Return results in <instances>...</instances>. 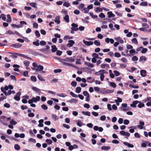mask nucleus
<instances>
[{
  "label": "nucleus",
  "mask_w": 151,
  "mask_h": 151,
  "mask_svg": "<svg viewBox=\"0 0 151 151\" xmlns=\"http://www.w3.org/2000/svg\"><path fill=\"white\" fill-rule=\"evenodd\" d=\"M61 71L62 70L60 69H55L54 70V72L55 73H60Z\"/></svg>",
  "instance_id": "61"
},
{
  "label": "nucleus",
  "mask_w": 151,
  "mask_h": 151,
  "mask_svg": "<svg viewBox=\"0 0 151 151\" xmlns=\"http://www.w3.org/2000/svg\"><path fill=\"white\" fill-rule=\"evenodd\" d=\"M129 123V122L128 120L125 119L124 120V124L125 125H127Z\"/></svg>",
  "instance_id": "53"
},
{
  "label": "nucleus",
  "mask_w": 151,
  "mask_h": 151,
  "mask_svg": "<svg viewBox=\"0 0 151 151\" xmlns=\"http://www.w3.org/2000/svg\"><path fill=\"white\" fill-rule=\"evenodd\" d=\"M83 94L85 96H89L88 93L86 91H84L83 92Z\"/></svg>",
  "instance_id": "49"
},
{
  "label": "nucleus",
  "mask_w": 151,
  "mask_h": 151,
  "mask_svg": "<svg viewBox=\"0 0 151 151\" xmlns=\"http://www.w3.org/2000/svg\"><path fill=\"white\" fill-rule=\"evenodd\" d=\"M63 5L64 6H65L66 7H68L70 5V4L68 2H65L63 4Z\"/></svg>",
  "instance_id": "36"
},
{
  "label": "nucleus",
  "mask_w": 151,
  "mask_h": 151,
  "mask_svg": "<svg viewBox=\"0 0 151 151\" xmlns=\"http://www.w3.org/2000/svg\"><path fill=\"white\" fill-rule=\"evenodd\" d=\"M122 107L121 108V109H122V110L124 111H127L126 109L123 108V107L126 108L127 107V104H122Z\"/></svg>",
  "instance_id": "13"
},
{
  "label": "nucleus",
  "mask_w": 151,
  "mask_h": 151,
  "mask_svg": "<svg viewBox=\"0 0 151 151\" xmlns=\"http://www.w3.org/2000/svg\"><path fill=\"white\" fill-rule=\"evenodd\" d=\"M110 147L109 146H103L101 147V149L103 150H108L110 149Z\"/></svg>",
  "instance_id": "19"
},
{
  "label": "nucleus",
  "mask_w": 151,
  "mask_h": 151,
  "mask_svg": "<svg viewBox=\"0 0 151 151\" xmlns=\"http://www.w3.org/2000/svg\"><path fill=\"white\" fill-rule=\"evenodd\" d=\"M114 56L116 58H119L121 56V55L119 52H116L114 54Z\"/></svg>",
  "instance_id": "37"
},
{
  "label": "nucleus",
  "mask_w": 151,
  "mask_h": 151,
  "mask_svg": "<svg viewBox=\"0 0 151 151\" xmlns=\"http://www.w3.org/2000/svg\"><path fill=\"white\" fill-rule=\"evenodd\" d=\"M127 48L128 49H131L133 48V47L131 45H127Z\"/></svg>",
  "instance_id": "60"
},
{
  "label": "nucleus",
  "mask_w": 151,
  "mask_h": 151,
  "mask_svg": "<svg viewBox=\"0 0 151 151\" xmlns=\"http://www.w3.org/2000/svg\"><path fill=\"white\" fill-rule=\"evenodd\" d=\"M38 79L41 81H45V80L42 78L41 76L38 75Z\"/></svg>",
  "instance_id": "39"
},
{
  "label": "nucleus",
  "mask_w": 151,
  "mask_h": 151,
  "mask_svg": "<svg viewBox=\"0 0 151 151\" xmlns=\"http://www.w3.org/2000/svg\"><path fill=\"white\" fill-rule=\"evenodd\" d=\"M100 73L101 74H107L108 73V72L107 71H106L105 70H99L98 72H96V73Z\"/></svg>",
  "instance_id": "15"
},
{
  "label": "nucleus",
  "mask_w": 151,
  "mask_h": 151,
  "mask_svg": "<svg viewBox=\"0 0 151 151\" xmlns=\"http://www.w3.org/2000/svg\"><path fill=\"white\" fill-rule=\"evenodd\" d=\"M69 42L70 47L72 46L75 43L74 41L73 40H69Z\"/></svg>",
  "instance_id": "43"
},
{
  "label": "nucleus",
  "mask_w": 151,
  "mask_h": 151,
  "mask_svg": "<svg viewBox=\"0 0 151 151\" xmlns=\"http://www.w3.org/2000/svg\"><path fill=\"white\" fill-rule=\"evenodd\" d=\"M70 94L74 97H77L78 96L77 95L75 94L72 92H70Z\"/></svg>",
  "instance_id": "40"
},
{
  "label": "nucleus",
  "mask_w": 151,
  "mask_h": 151,
  "mask_svg": "<svg viewBox=\"0 0 151 151\" xmlns=\"http://www.w3.org/2000/svg\"><path fill=\"white\" fill-rule=\"evenodd\" d=\"M81 91V88L80 87H77L76 89V92L77 93H80Z\"/></svg>",
  "instance_id": "21"
},
{
  "label": "nucleus",
  "mask_w": 151,
  "mask_h": 151,
  "mask_svg": "<svg viewBox=\"0 0 151 151\" xmlns=\"http://www.w3.org/2000/svg\"><path fill=\"white\" fill-rule=\"evenodd\" d=\"M83 10L84 11V12L85 13H88L89 11V9L87 8H84L83 9Z\"/></svg>",
  "instance_id": "63"
},
{
  "label": "nucleus",
  "mask_w": 151,
  "mask_h": 151,
  "mask_svg": "<svg viewBox=\"0 0 151 151\" xmlns=\"http://www.w3.org/2000/svg\"><path fill=\"white\" fill-rule=\"evenodd\" d=\"M123 144L124 145L127 146L128 147L131 148L134 147V145H133L130 144L127 142H123Z\"/></svg>",
  "instance_id": "8"
},
{
  "label": "nucleus",
  "mask_w": 151,
  "mask_h": 151,
  "mask_svg": "<svg viewBox=\"0 0 151 151\" xmlns=\"http://www.w3.org/2000/svg\"><path fill=\"white\" fill-rule=\"evenodd\" d=\"M25 24L26 25L27 23L24 21H21L20 22V24L18 25V27L19 28H21L23 27V24Z\"/></svg>",
  "instance_id": "12"
},
{
  "label": "nucleus",
  "mask_w": 151,
  "mask_h": 151,
  "mask_svg": "<svg viewBox=\"0 0 151 151\" xmlns=\"http://www.w3.org/2000/svg\"><path fill=\"white\" fill-rule=\"evenodd\" d=\"M6 34L9 35H14V33L11 30H9L6 32Z\"/></svg>",
  "instance_id": "42"
},
{
  "label": "nucleus",
  "mask_w": 151,
  "mask_h": 151,
  "mask_svg": "<svg viewBox=\"0 0 151 151\" xmlns=\"http://www.w3.org/2000/svg\"><path fill=\"white\" fill-rule=\"evenodd\" d=\"M109 83L110 85L111 86L113 87L114 88H115L116 87V85L114 83L112 82H110L109 81Z\"/></svg>",
  "instance_id": "31"
},
{
  "label": "nucleus",
  "mask_w": 151,
  "mask_h": 151,
  "mask_svg": "<svg viewBox=\"0 0 151 151\" xmlns=\"http://www.w3.org/2000/svg\"><path fill=\"white\" fill-rule=\"evenodd\" d=\"M77 125L79 127H81L83 125V123L81 121H78L77 123Z\"/></svg>",
  "instance_id": "50"
},
{
  "label": "nucleus",
  "mask_w": 151,
  "mask_h": 151,
  "mask_svg": "<svg viewBox=\"0 0 151 151\" xmlns=\"http://www.w3.org/2000/svg\"><path fill=\"white\" fill-rule=\"evenodd\" d=\"M106 116H101L100 118V119L101 121H104L105 120Z\"/></svg>",
  "instance_id": "62"
},
{
  "label": "nucleus",
  "mask_w": 151,
  "mask_h": 151,
  "mask_svg": "<svg viewBox=\"0 0 151 151\" xmlns=\"http://www.w3.org/2000/svg\"><path fill=\"white\" fill-rule=\"evenodd\" d=\"M85 63L86 65L87 66H88L89 67H91L92 68H93L94 66V65L93 64L91 63H89V62H86V63Z\"/></svg>",
  "instance_id": "16"
},
{
  "label": "nucleus",
  "mask_w": 151,
  "mask_h": 151,
  "mask_svg": "<svg viewBox=\"0 0 151 151\" xmlns=\"http://www.w3.org/2000/svg\"><path fill=\"white\" fill-rule=\"evenodd\" d=\"M57 95L58 96L63 97H64L67 96L66 95L63 93H61L60 94L58 93Z\"/></svg>",
  "instance_id": "28"
},
{
  "label": "nucleus",
  "mask_w": 151,
  "mask_h": 151,
  "mask_svg": "<svg viewBox=\"0 0 151 151\" xmlns=\"http://www.w3.org/2000/svg\"><path fill=\"white\" fill-rule=\"evenodd\" d=\"M139 101H133L132 104L130 105L131 106L133 107H135L136 106V105L138 103Z\"/></svg>",
  "instance_id": "10"
},
{
  "label": "nucleus",
  "mask_w": 151,
  "mask_h": 151,
  "mask_svg": "<svg viewBox=\"0 0 151 151\" xmlns=\"http://www.w3.org/2000/svg\"><path fill=\"white\" fill-rule=\"evenodd\" d=\"M30 5L32 7L36 8L37 7L36 4L34 3H31L30 4Z\"/></svg>",
  "instance_id": "44"
},
{
  "label": "nucleus",
  "mask_w": 151,
  "mask_h": 151,
  "mask_svg": "<svg viewBox=\"0 0 151 151\" xmlns=\"http://www.w3.org/2000/svg\"><path fill=\"white\" fill-rule=\"evenodd\" d=\"M42 108L44 110H47V109L48 107L45 104H43L41 106Z\"/></svg>",
  "instance_id": "51"
},
{
  "label": "nucleus",
  "mask_w": 151,
  "mask_h": 151,
  "mask_svg": "<svg viewBox=\"0 0 151 151\" xmlns=\"http://www.w3.org/2000/svg\"><path fill=\"white\" fill-rule=\"evenodd\" d=\"M82 114H83L84 115H85L88 116H91V114L88 111H82Z\"/></svg>",
  "instance_id": "18"
},
{
  "label": "nucleus",
  "mask_w": 151,
  "mask_h": 151,
  "mask_svg": "<svg viewBox=\"0 0 151 151\" xmlns=\"http://www.w3.org/2000/svg\"><path fill=\"white\" fill-rule=\"evenodd\" d=\"M95 2L94 3V5L96 6L100 5L101 4L98 1V0H94Z\"/></svg>",
  "instance_id": "32"
},
{
  "label": "nucleus",
  "mask_w": 151,
  "mask_h": 151,
  "mask_svg": "<svg viewBox=\"0 0 151 151\" xmlns=\"http://www.w3.org/2000/svg\"><path fill=\"white\" fill-rule=\"evenodd\" d=\"M46 44V42L44 41H41L40 43V44L41 45H45Z\"/></svg>",
  "instance_id": "58"
},
{
  "label": "nucleus",
  "mask_w": 151,
  "mask_h": 151,
  "mask_svg": "<svg viewBox=\"0 0 151 151\" xmlns=\"http://www.w3.org/2000/svg\"><path fill=\"white\" fill-rule=\"evenodd\" d=\"M71 26L72 27L71 28V29L72 30L75 31L78 30V25L77 24L75 23H73L72 24Z\"/></svg>",
  "instance_id": "3"
},
{
  "label": "nucleus",
  "mask_w": 151,
  "mask_h": 151,
  "mask_svg": "<svg viewBox=\"0 0 151 151\" xmlns=\"http://www.w3.org/2000/svg\"><path fill=\"white\" fill-rule=\"evenodd\" d=\"M59 17H57L56 18V19L55 21V22H57L58 24H59L60 23V21L59 19Z\"/></svg>",
  "instance_id": "34"
},
{
  "label": "nucleus",
  "mask_w": 151,
  "mask_h": 151,
  "mask_svg": "<svg viewBox=\"0 0 151 151\" xmlns=\"http://www.w3.org/2000/svg\"><path fill=\"white\" fill-rule=\"evenodd\" d=\"M24 64L26 66H28L29 65V62L28 61H24Z\"/></svg>",
  "instance_id": "59"
},
{
  "label": "nucleus",
  "mask_w": 151,
  "mask_h": 151,
  "mask_svg": "<svg viewBox=\"0 0 151 151\" xmlns=\"http://www.w3.org/2000/svg\"><path fill=\"white\" fill-rule=\"evenodd\" d=\"M92 57L95 58H99V55L96 53H93L92 55Z\"/></svg>",
  "instance_id": "33"
},
{
  "label": "nucleus",
  "mask_w": 151,
  "mask_h": 151,
  "mask_svg": "<svg viewBox=\"0 0 151 151\" xmlns=\"http://www.w3.org/2000/svg\"><path fill=\"white\" fill-rule=\"evenodd\" d=\"M138 60V58L135 56H133L132 58V60L134 61H137Z\"/></svg>",
  "instance_id": "41"
},
{
  "label": "nucleus",
  "mask_w": 151,
  "mask_h": 151,
  "mask_svg": "<svg viewBox=\"0 0 151 151\" xmlns=\"http://www.w3.org/2000/svg\"><path fill=\"white\" fill-rule=\"evenodd\" d=\"M52 52H55L57 50V48L55 45H53L51 46Z\"/></svg>",
  "instance_id": "11"
},
{
  "label": "nucleus",
  "mask_w": 151,
  "mask_h": 151,
  "mask_svg": "<svg viewBox=\"0 0 151 151\" xmlns=\"http://www.w3.org/2000/svg\"><path fill=\"white\" fill-rule=\"evenodd\" d=\"M32 65L34 67H37L36 71H40L43 69V67L41 65H38L37 64L35 63H33Z\"/></svg>",
  "instance_id": "1"
},
{
  "label": "nucleus",
  "mask_w": 151,
  "mask_h": 151,
  "mask_svg": "<svg viewBox=\"0 0 151 151\" xmlns=\"http://www.w3.org/2000/svg\"><path fill=\"white\" fill-rule=\"evenodd\" d=\"M32 89L33 91H35L36 92L40 93V90L36 87H32Z\"/></svg>",
  "instance_id": "17"
},
{
  "label": "nucleus",
  "mask_w": 151,
  "mask_h": 151,
  "mask_svg": "<svg viewBox=\"0 0 151 151\" xmlns=\"http://www.w3.org/2000/svg\"><path fill=\"white\" fill-rule=\"evenodd\" d=\"M132 42L133 43H135L136 44H137L138 42L137 39L135 38H134L132 40Z\"/></svg>",
  "instance_id": "48"
},
{
  "label": "nucleus",
  "mask_w": 151,
  "mask_h": 151,
  "mask_svg": "<svg viewBox=\"0 0 151 151\" xmlns=\"http://www.w3.org/2000/svg\"><path fill=\"white\" fill-rule=\"evenodd\" d=\"M68 101L70 103H76L77 102V100L75 99H72Z\"/></svg>",
  "instance_id": "14"
},
{
  "label": "nucleus",
  "mask_w": 151,
  "mask_h": 151,
  "mask_svg": "<svg viewBox=\"0 0 151 151\" xmlns=\"http://www.w3.org/2000/svg\"><path fill=\"white\" fill-rule=\"evenodd\" d=\"M99 16V17L101 18H104L105 17V15L102 13H101Z\"/></svg>",
  "instance_id": "64"
},
{
  "label": "nucleus",
  "mask_w": 151,
  "mask_h": 151,
  "mask_svg": "<svg viewBox=\"0 0 151 151\" xmlns=\"http://www.w3.org/2000/svg\"><path fill=\"white\" fill-rule=\"evenodd\" d=\"M62 51L60 50H57L56 52V54L59 56L60 55L62 54Z\"/></svg>",
  "instance_id": "57"
},
{
  "label": "nucleus",
  "mask_w": 151,
  "mask_h": 151,
  "mask_svg": "<svg viewBox=\"0 0 151 151\" xmlns=\"http://www.w3.org/2000/svg\"><path fill=\"white\" fill-rule=\"evenodd\" d=\"M67 60L71 62H73L75 61L74 58L72 57H70L67 58Z\"/></svg>",
  "instance_id": "30"
},
{
  "label": "nucleus",
  "mask_w": 151,
  "mask_h": 151,
  "mask_svg": "<svg viewBox=\"0 0 151 151\" xmlns=\"http://www.w3.org/2000/svg\"><path fill=\"white\" fill-rule=\"evenodd\" d=\"M35 34L36 36L37 37H40V34L38 31H35Z\"/></svg>",
  "instance_id": "38"
},
{
  "label": "nucleus",
  "mask_w": 151,
  "mask_h": 151,
  "mask_svg": "<svg viewBox=\"0 0 151 151\" xmlns=\"http://www.w3.org/2000/svg\"><path fill=\"white\" fill-rule=\"evenodd\" d=\"M14 149L17 150H19L20 149V147L18 144H15L14 146Z\"/></svg>",
  "instance_id": "27"
},
{
  "label": "nucleus",
  "mask_w": 151,
  "mask_h": 151,
  "mask_svg": "<svg viewBox=\"0 0 151 151\" xmlns=\"http://www.w3.org/2000/svg\"><path fill=\"white\" fill-rule=\"evenodd\" d=\"M64 19L67 22H69V17L68 15H66L65 16V17H64Z\"/></svg>",
  "instance_id": "22"
},
{
  "label": "nucleus",
  "mask_w": 151,
  "mask_h": 151,
  "mask_svg": "<svg viewBox=\"0 0 151 151\" xmlns=\"http://www.w3.org/2000/svg\"><path fill=\"white\" fill-rule=\"evenodd\" d=\"M146 60V57L144 56H142L140 58L139 60L145 61Z\"/></svg>",
  "instance_id": "47"
},
{
  "label": "nucleus",
  "mask_w": 151,
  "mask_h": 151,
  "mask_svg": "<svg viewBox=\"0 0 151 151\" xmlns=\"http://www.w3.org/2000/svg\"><path fill=\"white\" fill-rule=\"evenodd\" d=\"M113 72L116 76H119L120 75L119 73L117 70H114Z\"/></svg>",
  "instance_id": "52"
},
{
  "label": "nucleus",
  "mask_w": 151,
  "mask_h": 151,
  "mask_svg": "<svg viewBox=\"0 0 151 151\" xmlns=\"http://www.w3.org/2000/svg\"><path fill=\"white\" fill-rule=\"evenodd\" d=\"M83 42L86 45L88 46H89L90 45H93V42L92 41H85L84 40H83Z\"/></svg>",
  "instance_id": "4"
},
{
  "label": "nucleus",
  "mask_w": 151,
  "mask_h": 151,
  "mask_svg": "<svg viewBox=\"0 0 151 151\" xmlns=\"http://www.w3.org/2000/svg\"><path fill=\"white\" fill-rule=\"evenodd\" d=\"M52 118H53V119H54L55 120H58V117H57V116L54 114L52 115Z\"/></svg>",
  "instance_id": "55"
},
{
  "label": "nucleus",
  "mask_w": 151,
  "mask_h": 151,
  "mask_svg": "<svg viewBox=\"0 0 151 151\" xmlns=\"http://www.w3.org/2000/svg\"><path fill=\"white\" fill-rule=\"evenodd\" d=\"M147 2H142L140 4L141 6H147Z\"/></svg>",
  "instance_id": "29"
},
{
  "label": "nucleus",
  "mask_w": 151,
  "mask_h": 151,
  "mask_svg": "<svg viewBox=\"0 0 151 151\" xmlns=\"http://www.w3.org/2000/svg\"><path fill=\"white\" fill-rule=\"evenodd\" d=\"M104 77V74H103L102 73L101 74H100V78L101 80V81H103Z\"/></svg>",
  "instance_id": "56"
},
{
  "label": "nucleus",
  "mask_w": 151,
  "mask_h": 151,
  "mask_svg": "<svg viewBox=\"0 0 151 151\" xmlns=\"http://www.w3.org/2000/svg\"><path fill=\"white\" fill-rule=\"evenodd\" d=\"M36 41L33 42V44L37 46H38L40 44L39 42V40L38 39H36Z\"/></svg>",
  "instance_id": "20"
},
{
  "label": "nucleus",
  "mask_w": 151,
  "mask_h": 151,
  "mask_svg": "<svg viewBox=\"0 0 151 151\" xmlns=\"http://www.w3.org/2000/svg\"><path fill=\"white\" fill-rule=\"evenodd\" d=\"M7 19L6 20V21L8 22H11V16L9 14H8L7 15Z\"/></svg>",
  "instance_id": "25"
},
{
  "label": "nucleus",
  "mask_w": 151,
  "mask_h": 151,
  "mask_svg": "<svg viewBox=\"0 0 151 151\" xmlns=\"http://www.w3.org/2000/svg\"><path fill=\"white\" fill-rule=\"evenodd\" d=\"M140 74L141 76L143 77H145L146 76V71L144 70H140Z\"/></svg>",
  "instance_id": "6"
},
{
  "label": "nucleus",
  "mask_w": 151,
  "mask_h": 151,
  "mask_svg": "<svg viewBox=\"0 0 151 151\" xmlns=\"http://www.w3.org/2000/svg\"><path fill=\"white\" fill-rule=\"evenodd\" d=\"M16 53H14V55H10V57H11L12 58H17V55L16 54Z\"/></svg>",
  "instance_id": "45"
},
{
  "label": "nucleus",
  "mask_w": 151,
  "mask_h": 151,
  "mask_svg": "<svg viewBox=\"0 0 151 151\" xmlns=\"http://www.w3.org/2000/svg\"><path fill=\"white\" fill-rule=\"evenodd\" d=\"M102 11V9L101 8H99V7H97L95 10V12H101Z\"/></svg>",
  "instance_id": "26"
},
{
  "label": "nucleus",
  "mask_w": 151,
  "mask_h": 151,
  "mask_svg": "<svg viewBox=\"0 0 151 151\" xmlns=\"http://www.w3.org/2000/svg\"><path fill=\"white\" fill-rule=\"evenodd\" d=\"M120 134L122 135L125 136L127 137H129L130 135V134L128 132H125L124 131H122L120 132Z\"/></svg>",
  "instance_id": "2"
},
{
  "label": "nucleus",
  "mask_w": 151,
  "mask_h": 151,
  "mask_svg": "<svg viewBox=\"0 0 151 151\" xmlns=\"http://www.w3.org/2000/svg\"><path fill=\"white\" fill-rule=\"evenodd\" d=\"M94 44L97 46H99L101 45L99 41L97 40L94 41Z\"/></svg>",
  "instance_id": "24"
},
{
  "label": "nucleus",
  "mask_w": 151,
  "mask_h": 151,
  "mask_svg": "<svg viewBox=\"0 0 151 151\" xmlns=\"http://www.w3.org/2000/svg\"><path fill=\"white\" fill-rule=\"evenodd\" d=\"M31 79L32 81L34 82H35L37 80L35 76H32L31 77Z\"/></svg>",
  "instance_id": "46"
},
{
  "label": "nucleus",
  "mask_w": 151,
  "mask_h": 151,
  "mask_svg": "<svg viewBox=\"0 0 151 151\" xmlns=\"http://www.w3.org/2000/svg\"><path fill=\"white\" fill-rule=\"evenodd\" d=\"M138 103L139 104H138V106L139 108H141L142 107L144 106L145 105L144 104L141 103L140 101H139Z\"/></svg>",
  "instance_id": "23"
},
{
  "label": "nucleus",
  "mask_w": 151,
  "mask_h": 151,
  "mask_svg": "<svg viewBox=\"0 0 151 151\" xmlns=\"http://www.w3.org/2000/svg\"><path fill=\"white\" fill-rule=\"evenodd\" d=\"M107 14L108 15V17L109 18L114 17L115 16V15L111 12H108Z\"/></svg>",
  "instance_id": "9"
},
{
  "label": "nucleus",
  "mask_w": 151,
  "mask_h": 151,
  "mask_svg": "<svg viewBox=\"0 0 151 151\" xmlns=\"http://www.w3.org/2000/svg\"><path fill=\"white\" fill-rule=\"evenodd\" d=\"M32 99L33 101V102L36 103L37 101H39L40 100V96H37L36 97H33Z\"/></svg>",
  "instance_id": "5"
},
{
  "label": "nucleus",
  "mask_w": 151,
  "mask_h": 151,
  "mask_svg": "<svg viewBox=\"0 0 151 151\" xmlns=\"http://www.w3.org/2000/svg\"><path fill=\"white\" fill-rule=\"evenodd\" d=\"M22 45L19 43H16L15 44H13L11 45V47H14L15 48H18L22 46Z\"/></svg>",
  "instance_id": "7"
},
{
  "label": "nucleus",
  "mask_w": 151,
  "mask_h": 151,
  "mask_svg": "<svg viewBox=\"0 0 151 151\" xmlns=\"http://www.w3.org/2000/svg\"><path fill=\"white\" fill-rule=\"evenodd\" d=\"M45 142L49 145H50L52 143V141L50 139H47Z\"/></svg>",
  "instance_id": "35"
},
{
  "label": "nucleus",
  "mask_w": 151,
  "mask_h": 151,
  "mask_svg": "<svg viewBox=\"0 0 151 151\" xmlns=\"http://www.w3.org/2000/svg\"><path fill=\"white\" fill-rule=\"evenodd\" d=\"M77 82L75 81H73L71 83V85L73 87H75L76 86Z\"/></svg>",
  "instance_id": "54"
}]
</instances>
